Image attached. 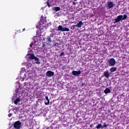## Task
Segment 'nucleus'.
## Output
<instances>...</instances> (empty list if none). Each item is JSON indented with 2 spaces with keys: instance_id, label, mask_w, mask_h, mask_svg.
I'll return each instance as SVG.
<instances>
[{
  "instance_id": "obj_29",
  "label": "nucleus",
  "mask_w": 129,
  "mask_h": 129,
  "mask_svg": "<svg viewBox=\"0 0 129 129\" xmlns=\"http://www.w3.org/2000/svg\"><path fill=\"white\" fill-rule=\"evenodd\" d=\"M106 125H107V126H108V125H109V124H106Z\"/></svg>"
},
{
  "instance_id": "obj_22",
  "label": "nucleus",
  "mask_w": 129,
  "mask_h": 129,
  "mask_svg": "<svg viewBox=\"0 0 129 129\" xmlns=\"http://www.w3.org/2000/svg\"><path fill=\"white\" fill-rule=\"evenodd\" d=\"M59 46V43L56 42L55 43H54V44H53L52 47H58Z\"/></svg>"
},
{
  "instance_id": "obj_17",
  "label": "nucleus",
  "mask_w": 129,
  "mask_h": 129,
  "mask_svg": "<svg viewBox=\"0 0 129 129\" xmlns=\"http://www.w3.org/2000/svg\"><path fill=\"white\" fill-rule=\"evenodd\" d=\"M104 92L105 94H107V93H110L111 91H110V89H109V88H106L104 91Z\"/></svg>"
},
{
  "instance_id": "obj_33",
  "label": "nucleus",
  "mask_w": 129,
  "mask_h": 129,
  "mask_svg": "<svg viewBox=\"0 0 129 129\" xmlns=\"http://www.w3.org/2000/svg\"><path fill=\"white\" fill-rule=\"evenodd\" d=\"M90 126H92V125H90Z\"/></svg>"
},
{
  "instance_id": "obj_8",
  "label": "nucleus",
  "mask_w": 129,
  "mask_h": 129,
  "mask_svg": "<svg viewBox=\"0 0 129 129\" xmlns=\"http://www.w3.org/2000/svg\"><path fill=\"white\" fill-rule=\"evenodd\" d=\"M72 75L74 76H79L81 74V71H73L72 72Z\"/></svg>"
},
{
  "instance_id": "obj_3",
  "label": "nucleus",
  "mask_w": 129,
  "mask_h": 129,
  "mask_svg": "<svg viewBox=\"0 0 129 129\" xmlns=\"http://www.w3.org/2000/svg\"><path fill=\"white\" fill-rule=\"evenodd\" d=\"M127 18V15L126 14H124L122 15H119L115 19H114L113 21V24H116V23H118L120 22V21H123L124 20H126Z\"/></svg>"
},
{
  "instance_id": "obj_19",
  "label": "nucleus",
  "mask_w": 129,
  "mask_h": 129,
  "mask_svg": "<svg viewBox=\"0 0 129 129\" xmlns=\"http://www.w3.org/2000/svg\"><path fill=\"white\" fill-rule=\"evenodd\" d=\"M46 40L47 41L48 43H51L52 42V40L51 39V37L50 36L47 37Z\"/></svg>"
},
{
  "instance_id": "obj_5",
  "label": "nucleus",
  "mask_w": 129,
  "mask_h": 129,
  "mask_svg": "<svg viewBox=\"0 0 129 129\" xmlns=\"http://www.w3.org/2000/svg\"><path fill=\"white\" fill-rule=\"evenodd\" d=\"M14 127L15 129H20L22 127V122L20 121H16L14 123Z\"/></svg>"
},
{
  "instance_id": "obj_24",
  "label": "nucleus",
  "mask_w": 129,
  "mask_h": 129,
  "mask_svg": "<svg viewBox=\"0 0 129 129\" xmlns=\"http://www.w3.org/2000/svg\"><path fill=\"white\" fill-rule=\"evenodd\" d=\"M76 27H77V26L76 25H72V30H74V29H75Z\"/></svg>"
},
{
  "instance_id": "obj_14",
  "label": "nucleus",
  "mask_w": 129,
  "mask_h": 129,
  "mask_svg": "<svg viewBox=\"0 0 129 129\" xmlns=\"http://www.w3.org/2000/svg\"><path fill=\"white\" fill-rule=\"evenodd\" d=\"M45 99L47 101V102H44L45 105H49V104H50V100H49V98L47 96H45Z\"/></svg>"
},
{
  "instance_id": "obj_13",
  "label": "nucleus",
  "mask_w": 129,
  "mask_h": 129,
  "mask_svg": "<svg viewBox=\"0 0 129 129\" xmlns=\"http://www.w3.org/2000/svg\"><path fill=\"white\" fill-rule=\"evenodd\" d=\"M24 86L26 87V88H30V86H31V82H25L24 83Z\"/></svg>"
},
{
  "instance_id": "obj_4",
  "label": "nucleus",
  "mask_w": 129,
  "mask_h": 129,
  "mask_svg": "<svg viewBox=\"0 0 129 129\" xmlns=\"http://www.w3.org/2000/svg\"><path fill=\"white\" fill-rule=\"evenodd\" d=\"M28 58L29 60H34H34L36 61L35 62L36 64H41V62H40V60H39V58H38L37 57H36L35 56V54H34V53H30L29 54V56L28 57Z\"/></svg>"
},
{
  "instance_id": "obj_2",
  "label": "nucleus",
  "mask_w": 129,
  "mask_h": 129,
  "mask_svg": "<svg viewBox=\"0 0 129 129\" xmlns=\"http://www.w3.org/2000/svg\"><path fill=\"white\" fill-rule=\"evenodd\" d=\"M127 18V15L126 14H124L122 15H119L115 19H114L113 21V24H116V23H118L120 22V21H123L124 20H126Z\"/></svg>"
},
{
  "instance_id": "obj_25",
  "label": "nucleus",
  "mask_w": 129,
  "mask_h": 129,
  "mask_svg": "<svg viewBox=\"0 0 129 129\" xmlns=\"http://www.w3.org/2000/svg\"><path fill=\"white\" fill-rule=\"evenodd\" d=\"M103 128L104 127H107V125H106V123L105 122H104L103 126H102Z\"/></svg>"
},
{
  "instance_id": "obj_16",
  "label": "nucleus",
  "mask_w": 129,
  "mask_h": 129,
  "mask_svg": "<svg viewBox=\"0 0 129 129\" xmlns=\"http://www.w3.org/2000/svg\"><path fill=\"white\" fill-rule=\"evenodd\" d=\"M117 69L115 67H112L110 69L109 71L111 72V73H112L113 72H115L116 71Z\"/></svg>"
},
{
  "instance_id": "obj_12",
  "label": "nucleus",
  "mask_w": 129,
  "mask_h": 129,
  "mask_svg": "<svg viewBox=\"0 0 129 129\" xmlns=\"http://www.w3.org/2000/svg\"><path fill=\"white\" fill-rule=\"evenodd\" d=\"M83 26V23H82V21H79L77 24H76L77 28H81Z\"/></svg>"
},
{
  "instance_id": "obj_32",
  "label": "nucleus",
  "mask_w": 129,
  "mask_h": 129,
  "mask_svg": "<svg viewBox=\"0 0 129 129\" xmlns=\"http://www.w3.org/2000/svg\"><path fill=\"white\" fill-rule=\"evenodd\" d=\"M74 1H77V0H74Z\"/></svg>"
},
{
  "instance_id": "obj_11",
  "label": "nucleus",
  "mask_w": 129,
  "mask_h": 129,
  "mask_svg": "<svg viewBox=\"0 0 129 129\" xmlns=\"http://www.w3.org/2000/svg\"><path fill=\"white\" fill-rule=\"evenodd\" d=\"M103 74L105 78H107V79H108V78H109V72H108V71H105Z\"/></svg>"
},
{
  "instance_id": "obj_6",
  "label": "nucleus",
  "mask_w": 129,
  "mask_h": 129,
  "mask_svg": "<svg viewBox=\"0 0 129 129\" xmlns=\"http://www.w3.org/2000/svg\"><path fill=\"white\" fill-rule=\"evenodd\" d=\"M57 31H60V32H69V28L67 27L63 28L62 26L59 25L57 28Z\"/></svg>"
},
{
  "instance_id": "obj_10",
  "label": "nucleus",
  "mask_w": 129,
  "mask_h": 129,
  "mask_svg": "<svg viewBox=\"0 0 129 129\" xmlns=\"http://www.w3.org/2000/svg\"><path fill=\"white\" fill-rule=\"evenodd\" d=\"M47 5L48 8H51L53 6V1L52 0H48L47 2Z\"/></svg>"
},
{
  "instance_id": "obj_28",
  "label": "nucleus",
  "mask_w": 129,
  "mask_h": 129,
  "mask_svg": "<svg viewBox=\"0 0 129 129\" xmlns=\"http://www.w3.org/2000/svg\"><path fill=\"white\" fill-rule=\"evenodd\" d=\"M18 90H19V89H16V91H17V92H18Z\"/></svg>"
},
{
  "instance_id": "obj_31",
  "label": "nucleus",
  "mask_w": 129,
  "mask_h": 129,
  "mask_svg": "<svg viewBox=\"0 0 129 129\" xmlns=\"http://www.w3.org/2000/svg\"><path fill=\"white\" fill-rule=\"evenodd\" d=\"M30 47H32V45H30Z\"/></svg>"
},
{
  "instance_id": "obj_21",
  "label": "nucleus",
  "mask_w": 129,
  "mask_h": 129,
  "mask_svg": "<svg viewBox=\"0 0 129 129\" xmlns=\"http://www.w3.org/2000/svg\"><path fill=\"white\" fill-rule=\"evenodd\" d=\"M60 7H55L54 8V10L55 11V12H59L60 11Z\"/></svg>"
},
{
  "instance_id": "obj_15",
  "label": "nucleus",
  "mask_w": 129,
  "mask_h": 129,
  "mask_svg": "<svg viewBox=\"0 0 129 129\" xmlns=\"http://www.w3.org/2000/svg\"><path fill=\"white\" fill-rule=\"evenodd\" d=\"M113 3L111 2H109L108 3V7L109 8V9H111V8H113Z\"/></svg>"
},
{
  "instance_id": "obj_26",
  "label": "nucleus",
  "mask_w": 129,
  "mask_h": 129,
  "mask_svg": "<svg viewBox=\"0 0 129 129\" xmlns=\"http://www.w3.org/2000/svg\"><path fill=\"white\" fill-rule=\"evenodd\" d=\"M12 115H13V114H12V113H9V114H8V116H9V117H11V116H12Z\"/></svg>"
},
{
  "instance_id": "obj_27",
  "label": "nucleus",
  "mask_w": 129,
  "mask_h": 129,
  "mask_svg": "<svg viewBox=\"0 0 129 129\" xmlns=\"http://www.w3.org/2000/svg\"><path fill=\"white\" fill-rule=\"evenodd\" d=\"M73 5H74V6H75V5H76V3L74 2H73Z\"/></svg>"
},
{
  "instance_id": "obj_30",
  "label": "nucleus",
  "mask_w": 129,
  "mask_h": 129,
  "mask_svg": "<svg viewBox=\"0 0 129 129\" xmlns=\"http://www.w3.org/2000/svg\"><path fill=\"white\" fill-rule=\"evenodd\" d=\"M25 31V29H24L23 30V31Z\"/></svg>"
},
{
  "instance_id": "obj_7",
  "label": "nucleus",
  "mask_w": 129,
  "mask_h": 129,
  "mask_svg": "<svg viewBox=\"0 0 129 129\" xmlns=\"http://www.w3.org/2000/svg\"><path fill=\"white\" fill-rule=\"evenodd\" d=\"M116 61H115V59L113 58H111L109 60V66H114Z\"/></svg>"
},
{
  "instance_id": "obj_23",
  "label": "nucleus",
  "mask_w": 129,
  "mask_h": 129,
  "mask_svg": "<svg viewBox=\"0 0 129 129\" xmlns=\"http://www.w3.org/2000/svg\"><path fill=\"white\" fill-rule=\"evenodd\" d=\"M64 52H61L59 54V57H62V56H64Z\"/></svg>"
},
{
  "instance_id": "obj_18",
  "label": "nucleus",
  "mask_w": 129,
  "mask_h": 129,
  "mask_svg": "<svg viewBox=\"0 0 129 129\" xmlns=\"http://www.w3.org/2000/svg\"><path fill=\"white\" fill-rule=\"evenodd\" d=\"M18 102H21V99H20V98H17L15 99V100L14 101V104L17 105Z\"/></svg>"
},
{
  "instance_id": "obj_20",
  "label": "nucleus",
  "mask_w": 129,
  "mask_h": 129,
  "mask_svg": "<svg viewBox=\"0 0 129 129\" xmlns=\"http://www.w3.org/2000/svg\"><path fill=\"white\" fill-rule=\"evenodd\" d=\"M96 128H97V129H99V128L103 129L102 124H101V123L98 124L97 125V126H96Z\"/></svg>"
},
{
  "instance_id": "obj_9",
  "label": "nucleus",
  "mask_w": 129,
  "mask_h": 129,
  "mask_svg": "<svg viewBox=\"0 0 129 129\" xmlns=\"http://www.w3.org/2000/svg\"><path fill=\"white\" fill-rule=\"evenodd\" d=\"M54 73L53 71H48L46 73V76H48V77H52V76H54Z\"/></svg>"
},
{
  "instance_id": "obj_1",
  "label": "nucleus",
  "mask_w": 129,
  "mask_h": 129,
  "mask_svg": "<svg viewBox=\"0 0 129 129\" xmlns=\"http://www.w3.org/2000/svg\"><path fill=\"white\" fill-rule=\"evenodd\" d=\"M46 20L45 17L43 18V16H41V18L40 20V21L38 22V25L36 26V28L39 29V30H43L45 28V25H44V22Z\"/></svg>"
}]
</instances>
